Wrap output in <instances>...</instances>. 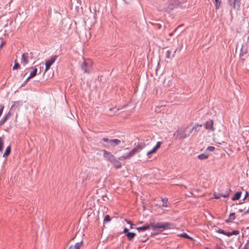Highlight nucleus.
Listing matches in <instances>:
<instances>
[{"instance_id":"1","label":"nucleus","mask_w":249,"mask_h":249,"mask_svg":"<svg viewBox=\"0 0 249 249\" xmlns=\"http://www.w3.org/2000/svg\"><path fill=\"white\" fill-rule=\"evenodd\" d=\"M145 146V144L143 142H141L138 144L129 153L120 156L119 159L121 160H126L130 159L131 158L133 157L135 154L140 152L142 149Z\"/></svg>"},{"instance_id":"2","label":"nucleus","mask_w":249,"mask_h":249,"mask_svg":"<svg viewBox=\"0 0 249 249\" xmlns=\"http://www.w3.org/2000/svg\"><path fill=\"white\" fill-rule=\"evenodd\" d=\"M170 226L171 224L168 222L152 223L150 224V227H151L153 230H156L157 229H168L170 228Z\"/></svg>"},{"instance_id":"3","label":"nucleus","mask_w":249,"mask_h":249,"mask_svg":"<svg viewBox=\"0 0 249 249\" xmlns=\"http://www.w3.org/2000/svg\"><path fill=\"white\" fill-rule=\"evenodd\" d=\"M173 137L175 139H182L187 137L186 131L183 128H179L174 133Z\"/></svg>"},{"instance_id":"4","label":"nucleus","mask_w":249,"mask_h":249,"mask_svg":"<svg viewBox=\"0 0 249 249\" xmlns=\"http://www.w3.org/2000/svg\"><path fill=\"white\" fill-rule=\"evenodd\" d=\"M33 53L31 52L30 53H26L22 54L21 58V63L23 66L26 65L28 62L30 58H33Z\"/></svg>"},{"instance_id":"5","label":"nucleus","mask_w":249,"mask_h":249,"mask_svg":"<svg viewBox=\"0 0 249 249\" xmlns=\"http://www.w3.org/2000/svg\"><path fill=\"white\" fill-rule=\"evenodd\" d=\"M92 62L90 60L88 59L85 60L83 64L82 65V69L85 72L89 73L92 67Z\"/></svg>"},{"instance_id":"6","label":"nucleus","mask_w":249,"mask_h":249,"mask_svg":"<svg viewBox=\"0 0 249 249\" xmlns=\"http://www.w3.org/2000/svg\"><path fill=\"white\" fill-rule=\"evenodd\" d=\"M228 2L232 9L239 10L240 8V0H228Z\"/></svg>"},{"instance_id":"7","label":"nucleus","mask_w":249,"mask_h":249,"mask_svg":"<svg viewBox=\"0 0 249 249\" xmlns=\"http://www.w3.org/2000/svg\"><path fill=\"white\" fill-rule=\"evenodd\" d=\"M104 142L108 143L111 146H115L118 145L121 143V141L118 139H109L108 138H104L102 139Z\"/></svg>"},{"instance_id":"8","label":"nucleus","mask_w":249,"mask_h":249,"mask_svg":"<svg viewBox=\"0 0 249 249\" xmlns=\"http://www.w3.org/2000/svg\"><path fill=\"white\" fill-rule=\"evenodd\" d=\"M57 58V55H53L46 61L45 70V72L50 68L51 66L54 63Z\"/></svg>"},{"instance_id":"9","label":"nucleus","mask_w":249,"mask_h":249,"mask_svg":"<svg viewBox=\"0 0 249 249\" xmlns=\"http://www.w3.org/2000/svg\"><path fill=\"white\" fill-rule=\"evenodd\" d=\"M103 156L110 162L115 158V157L110 152L106 150H103Z\"/></svg>"},{"instance_id":"10","label":"nucleus","mask_w":249,"mask_h":249,"mask_svg":"<svg viewBox=\"0 0 249 249\" xmlns=\"http://www.w3.org/2000/svg\"><path fill=\"white\" fill-rule=\"evenodd\" d=\"M213 125V122L212 120L207 121L204 124L205 128L207 130H210L211 131H213L214 130V128Z\"/></svg>"},{"instance_id":"11","label":"nucleus","mask_w":249,"mask_h":249,"mask_svg":"<svg viewBox=\"0 0 249 249\" xmlns=\"http://www.w3.org/2000/svg\"><path fill=\"white\" fill-rule=\"evenodd\" d=\"M162 144V142H159L157 143L156 145L151 150L148 151L147 152V155L149 156L151 154L155 153L158 149L160 147L161 144Z\"/></svg>"},{"instance_id":"12","label":"nucleus","mask_w":249,"mask_h":249,"mask_svg":"<svg viewBox=\"0 0 249 249\" xmlns=\"http://www.w3.org/2000/svg\"><path fill=\"white\" fill-rule=\"evenodd\" d=\"M111 163L116 168H120L122 166L121 163L115 158Z\"/></svg>"},{"instance_id":"13","label":"nucleus","mask_w":249,"mask_h":249,"mask_svg":"<svg viewBox=\"0 0 249 249\" xmlns=\"http://www.w3.org/2000/svg\"><path fill=\"white\" fill-rule=\"evenodd\" d=\"M83 245V242L80 241L76 243L74 246H71L69 249H80Z\"/></svg>"},{"instance_id":"14","label":"nucleus","mask_w":249,"mask_h":249,"mask_svg":"<svg viewBox=\"0 0 249 249\" xmlns=\"http://www.w3.org/2000/svg\"><path fill=\"white\" fill-rule=\"evenodd\" d=\"M150 228V225H144L142 227H137L136 229L139 231H145L147 229H149Z\"/></svg>"},{"instance_id":"15","label":"nucleus","mask_w":249,"mask_h":249,"mask_svg":"<svg viewBox=\"0 0 249 249\" xmlns=\"http://www.w3.org/2000/svg\"><path fill=\"white\" fill-rule=\"evenodd\" d=\"M241 192H236L234 196L232 197L231 199L233 201L239 199L241 196Z\"/></svg>"},{"instance_id":"16","label":"nucleus","mask_w":249,"mask_h":249,"mask_svg":"<svg viewBox=\"0 0 249 249\" xmlns=\"http://www.w3.org/2000/svg\"><path fill=\"white\" fill-rule=\"evenodd\" d=\"M10 152H11V146H8L6 148L5 151L3 155V157H5V158H7L10 154Z\"/></svg>"},{"instance_id":"17","label":"nucleus","mask_w":249,"mask_h":249,"mask_svg":"<svg viewBox=\"0 0 249 249\" xmlns=\"http://www.w3.org/2000/svg\"><path fill=\"white\" fill-rule=\"evenodd\" d=\"M235 218V213H231L230 214L229 218L226 221L227 223L231 222Z\"/></svg>"},{"instance_id":"18","label":"nucleus","mask_w":249,"mask_h":249,"mask_svg":"<svg viewBox=\"0 0 249 249\" xmlns=\"http://www.w3.org/2000/svg\"><path fill=\"white\" fill-rule=\"evenodd\" d=\"M127 238L129 240H131L136 235V233L134 232H129L126 234Z\"/></svg>"},{"instance_id":"19","label":"nucleus","mask_w":249,"mask_h":249,"mask_svg":"<svg viewBox=\"0 0 249 249\" xmlns=\"http://www.w3.org/2000/svg\"><path fill=\"white\" fill-rule=\"evenodd\" d=\"M214 198L216 199L219 198L221 196H222L225 198H226L229 196V194L228 193V194H223V195H222L221 194H214Z\"/></svg>"},{"instance_id":"20","label":"nucleus","mask_w":249,"mask_h":249,"mask_svg":"<svg viewBox=\"0 0 249 249\" xmlns=\"http://www.w3.org/2000/svg\"><path fill=\"white\" fill-rule=\"evenodd\" d=\"M4 137L3 136L0 137V151L1 152L3 150L4 145Z\"/></svg>"},{"instance_id":"21","label":"nucleus","mask_w":249,"mask_h":249,"mask_svg":"<svg viewBox=\"0 0 249 249\" xmlns=\"http://www.w3.org/2000/svg\"><path fill=\"white\" fill-rule=\"evenodd\" d=\"M162 206L164 207H169V204L168 203V199L166 197L162 198Z\"/></svg>"},{"instance_id":"22","label":"nucleus","mask_w":249,"mask_h":249,"mask_svg":"<svg viewBox=\"0 0 249 249\" xmlns=\"http://www.w3.org/2000/svg\"><path fill=\"white\" fill-rule=\"evenodd\" d=\"M239 231L238 230H234L232 232H227V236H231L232 235H237L239 234Z\"/></svg>"},{"instance_id":"23","label":"nucleus","mask_w":249,"mask_h":249,"mask_svg":"<svg viewBox=\"0 0 249 249\" xmlns=\"http://www.w3.org/2000/svg\"><path fill=\"white\" fill-rule=\"evenodd\" d=\"M214 1L216 9H219L221 3V0H214Z\"/></svg>"},{"instance_id":"24","label":"nucleus","mask_w":249,"mask_h":249,"mask_svg":"<svg viewBox=\"0 0 249 249\" xmlns=\"http://www.w3.org/2000/svg\"><path fill=\"white\" fill-rule=\"evenodd\" d=\"M198 158L200 160H204L208 158V156L205 154H201L197 156Z\"/></svg>"},{"instance_id":"25","label":"nucleus","mask_w":249,"mask_h":249,"mask_svg":"<svg viewBox=\"0 0 249 249\" xmlns=\"http://www.w3.org/2000/svg\"><path fill=\"white\" fill-rule=\"evenodd\" d=\"M20 68V65L18 64V63L17 62V60L15 61V65L13 67V70H18Z\"/></svg>"},{"instance_id":"26","label":"nucleus","mask_w":249,"mask_h":249,"mask_svg":"<svg viewBox=\"0 0 249 249\" xmlns=\"http://www.w3.org/2000/svg\"><path fill=\"white\" fill-rule=\"evenodd\" d=\"M165 56L168 59H171L172 58V57H171V52L169 50L167 51Z\"/></svg>"},{"instance_id":"27","label":"nucleus","mask_w":249,"mask_h":249,"mask_svg":"<svg viewBox=\"0 0 249 249\" xmlns=\"http://www.w3.org/2000/svg\"><path fill=\"white\" fill-rule=\"evenodd\" d=\"M180 236L183 237L188 239H190L191 240H193V238L190 237L187 233H183L179 234Z\"/></svg>"},{"instance_id":"28","label":"nucleus","mask_w":249,"mask_h":249,"mask_svg":"<svg viewBox=\"0 0 249 249\" xmlns=\"http://www.w3.org/2000/svg\"><path fill=\"white\" fill-rule=\"evenodd\" d=\"M36 72H37V69H35L33 71H32L30 73V77L32 78V77L35 76L36 74Z\"/></svg>"},{"instance_id":"29","label":"nucleus","mask_w":249,"mask_h":249,"mask_svg":"<svg viewBox=\"0 0 249 249\" xmlns=\"http://www.w3.org/2000/svg\"><path fill=\"white\" fill-rule=\"evenodd\" d=\"M246 52H245V53H244L243 51H242V52H241V53H240V58H241V60H242L243 62V63H246V64H247V63H246V62H245V61H246L245 59V58H242V57L244 56V54H246Z\"/></svg>"},{"instance_id":"30","label":"nucleus","mask_w":249,"mask_h":249,"mask_svg":"<svg viewBox=\"0 0 249 249\" xmlns=\"http://www.w3.org/2000/svg\"><path fill=\"white\" fill-rule=\"evenodd\" d=\"M216 232L219 233L223 234L224 235H227V232L223 230L219 229L218 230H216Z\"/></svg>"},{"instance_id":"31","label":"nucleus","mask_w":249,"mask_h":249,"mask_svg":"<svg viewBox=\"0 0 249 249\" xmlns=\"http://www.w3.org/2000/svg\"><path fill=\"white\" fill-rule=\"evenodd\" d=\"M110 220L111 219H110L109 215H107L105 216L104 221L105 222H109L110 221Z\"/></svg>"},{"instance_id":"32","label":"nucleus","mask_w":249,"mask_h":249,"mask_svg":"<svg viewBox=\"0 0 249 249\" xmlns=\"http://www.w3.org/2000/svg\"><path fill=\"white\" fill-rule=\"evenodd\" d=\"M125 221H126V222L127 224H130V229H133V226L134 225L130 221L127 220V219H125Z\"/></svg>"},{"instance_id":"33","label":"nucleus","mask_w":249,"mask_h":249,"mask_svg":"<svg viewBox=\"0 0 249 249\" xmlns=\"http://www.w3.org/2000/svg\"><path fill=\"white\" fill-rule=\"evenodd\" d=\"M207 150L210 151H213L214 150V147L213 146H209L207 147Z\"/></svg>"},{"instance_id":"34","label":"nucleus","mask_w":249,"mask_h":249,"mask_svg":"<svg viewBox=\"0 0 249 249\" xmlns=\"http://www.w3.org/2000/svg\"><path fill=\"white\" fill-rule=\"evenodd\" d=\"M6 120H7V116L5 117L4 118L3 120L0 121L1 124H4V122L6 121Z\"/></svg>"},{"instance_id":"35","label":"nucleus","mask_w":249,"mask_h":249,"mask_svg":"<svg viewBox=\"0 0 249 249\" xmlns=\"http://www.w3.org/2000/svg\"><path fill=\"white\" fill-rule=\"evenodd\" d=\"M124 232L127 233L128 232V229L126 228H124Z\"/></svg>"},{"instance_id":"36","label":"nucleus","mask_w":249,"mask_h":249,"mask_svg":"<svg viewBox=\"0 0 249 249\" xmlns=\"http://www.w3.org/2000/svg\"><path fill=\"white\" fill-rule=\"evenodd\" d=\"M30 78H31V77H30V76H29V77H28V78L25 80V81L24 83H27V82L28 81V80H29Z\"/></svg>"},{"instance_id":"37","label":"nucleus","mask_w":249,"mask_h":249,"mask_svg":"<svg viewBox=\"0 0 249 249\" xmlns=\"http://www.w3.org/2000/svg\"><path fill=\"white\" fill-rule=\"evenodd\" d=\"M249 196V193L248 192H246L245 196L244 199H245L246 197H247Z\"/></svg>"},{"instance_id":"38","label":"nucleus","mask_w":249,"mask_h":249,"mask_svg":"<svg viewBox=\"0 0 249 249\" xmlns=\"http://www.w3.org/2000/svg\"><path fill=\"white\" fill-rule=\"evenodd\" d=\"M174 34V33H170L169 34V36H171L173 35Z\"/></svg>"},{"instance_id":"39","label":"nucleus","mask_w":249,"mask_h":249,"mask_svg":"<svg viewBox=\"0 0 249 249\" xmlns=\"http://www.w3.org/2000/svg\"><path fill=\"white\" fill-rule=\"evenodd\" d=\"M239 211L240 212H242L243 211V210H241V209H240V210H239Z\"/></svg>"},{"instance_id":"40","label":"nucleus","mask_w":249,"mask_h":249,"mask_svg":"<svg viewBox=\"0 0 249 249\" xmlns=\"http://www.w3.org/2000/svg\"><path fill=\"white\" fill-rule=\"evenodd\" d=\"M170 9H173V6H172Z\"/></svg>"},{"instance_id":"41","label":"nucleus","mask_w":249,"mask_h":249,"mask_svg":"<svg viewBox=\"0 0 249 249\" xmlns=\"http://www.w3.org/2000/svg\"><path fill=\"white\" fill-rule=\"evenodd\" d=\"M166 10L167 11H169V9L168 8Z\"/></svg>"},{"instance_id":"42","label":"nucleus","mask_w":249,"mask_h":249,"mask_svg":"<svg viewBox=\"0 0 249 249\" xmlns=\"http://www.w3.org/2000/svg\"><path fill=\"white\" fill-rule=\"evenodd\" d=\"M206 249H208V248H206Z\"/></svg>"}]
</instances>
